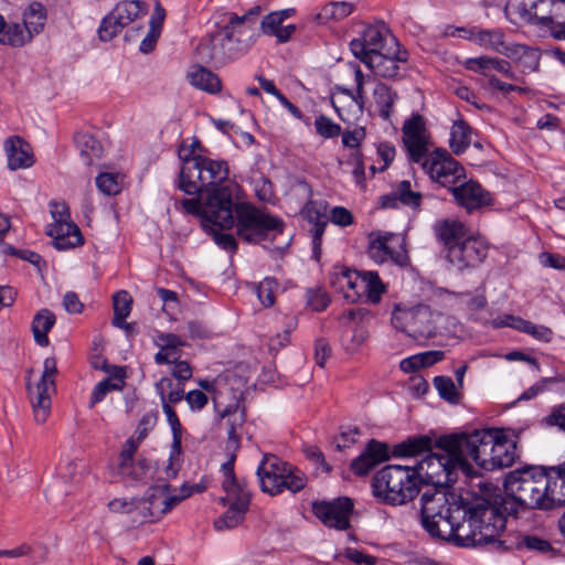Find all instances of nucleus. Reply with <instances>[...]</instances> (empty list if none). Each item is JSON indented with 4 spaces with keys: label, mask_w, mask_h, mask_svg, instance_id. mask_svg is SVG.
Returning <instances> with one entry per match:
<instances>
[{
    "label": "nucleus",
    "mask_w": 565,
    "mask_h": 565,
    "mask_svg": "<svg viewBox=\"0 0 565 565\" xmlns=\"http://www.w3.org/2000/svg\"><path fill=\"white\" fill-rule=\"evenodd\" d=\"M505 516L495 504L467 491L465 519L459 521L455 542L465 547L489 543L502 546L503 542L497 539L505 529Z\"/></svg>",
    "instance_id": "1"
},
{
    "label": "nucleus",
    "mask_w": 565,
    "mask_h": 565,
    "mask_svg": "<svg viewBox=\"0 0 565 565\" xmlns=\"http://www.w3.org/2000/svg\"><path fill=\"white\" fill-rule=\"evenodd\" d=\"M467 492L456 493L445 487L425 491L420 497V519L424 529L435 537L454 540L459 521L465 519Z\"/></svg>",
    "instance_id": "2"
},
{
    "label": "nucleus",
    "mask_w": 565,
    "mask_h": 565,
    "mask_svg": "<svg viewBox=\"0 0 565 565\" xmlns=\"http://www.w3.org/2000/svg\"><path fill=\"white\" fill-rule=\"evenodd\" d=\"M449 435H443L435 438L433 448L439 452H429L415 466H412L418 478L419 487L423 483H431L436 487H445L457 480L460 470L466 476H470L473 471L472 466L467 463L459 451L446 447L444 439Z\"/></svg>",
    "instance_id": "3"
},
{
    "label": "nucleus",
    "mask_w": 565,
    "mask_h": 565,
    "mask_svg": "<svg viewBox=\"0 0 565 565\" xmlns=\"http://www.w3.org/2000/svg\"><path fill=\"white\" fill-rule=\"evenodd\" d=\"M372 494L381 503L397 507L413 501L420 491L412 466L387 465L372 478Z\"/></svg>",
    "instance_id": "4"
},
{
    "label": "nucleus",
    "mask_w": 565,
    "mask_h": 565,
    "mask_svg": "<svg viewBox=\"0 0 565 565\" xmlns=\"http://www.w3.org/2000/svg\"><path fill=\"white\" fill-rule=\"evenodd\" d=\"M227 183L228 168L225 161H216L202 156L186 157L180 172L179 188L189 195L214 191Z\"/></svg>",
    "instance_id": "5"
},
{
    "label": "nucleus",
    "mask_w": 565,
    "mask_h": 565,
    "mask_svg": "<svg viewBox=\"0 0 565 565\" xmlns=\"http://www.w3.org/2000/svg\"><path fill=\"white\" fill-rule=\"evenodd\" d=\"M238 191L237 183H227L222 188L210 191L203 202L200 198H191L181 199L175 204H180L189 214L202 216L205 225L210 224L221 230H230L234 226L232 198L236 196Z\"/></svg>",
    "instance_id": "6"
},
{
    "label": "nucleus",
    "mask_w": 565,
    "mask_h": 565,
    "mask_svg": "<svg viewBox=\"0 0 565 565\" xmlns=\"http://www.w3.org/2000/svg\"><path fill=\"white\" fill-rule=\"evenodd\" d=\"M391 320L395 329L416 340L443 334L441 324L451 322L449 317L423 303L412 307L396 305Z\"/></svg>",
    "instance_id": "7"
},
{
    "label": "nucleus",
    "mask_w": 565,
    "mask_h": 565,
    "mask_svg": "<svg viewBox=\"0 0 565 565\" xmlns=\"http://www.w3.org/2000/svg\"><path fill=\"white\" fill-rule=\"evenodd\" d=\"M232 211L236 220L238 237L247 243L258 244L263 241H273L284 231V222L271 214L265 213L248 203H233Z\"/></svg>",
    "instance_id": "8"
},
{
    "label": "nucleus",
    "mask_w": 565,
    "mask_h": 565,
    "mask_svg": "<svg viewBox=\"0 0 565 565\" xmlns=\"http://www.w3.org/2000/svg\"><path fill=\"white\" fill-rule=\"evenodd\" d=\"M543 468L526 467L509 472L503 486L514 503L529 509L546 510Z\"/></svg>",
    "instance_id": "9"
},
{
    "label": "nucleus",
    "mask_w": 565,
    "mask_h": 565,
    "mask_svg": "<svg viewBox=\"0 0 565 565\" xmlns=\"http://www.w3.org/2000/svg\"><path fill=\"white\" fill-rule=\"evenodd\" d=\"M260 488L270 495L285 489L298 492L306 486L305 475L274 455H265L257 468Z\"/></svg>",
    "instance_id": "10"
},
{
    "label": "nucleus",
    "mask_w": 565,
    "mask_h": 565,
    "mask_svg": "<svg viewBox=\"0 0 565 565\" xmlns=\"http://www.w3.org/2000/svg\"><path fill=\"white\" fill-rule=\"evenodd\" d=\"M499 435L494 431L482 429L468 433L449 434V438L443 440L446 447L459 451L460 457L470 465V460L480 468L488 470L492 452Z\"/></svg>",
    "instance_id": "11"
},
{
    "label": "nucleus",
    "mask_w": 565,
    "mask_h": 565,
    "mask_svg": "<svg viewBox=\"0 0 565 565\" xmlns=\"http://www.w3.org/2000/svg\"><path fill=\"white\" fill-rule=\"evenodd\" d=\"M355 90L343 86H334L331 92V104L338 116L343 121L358 120L364 111L370 98L366 97L364 83L365 76L358 66L354 71Z\"/></svg>",
    "instance_id": "12"
},
{
    "label": "nucleus",
    "mask_w": 565,
    "mask_h": 565,
    "mask_svg": "<svg viewBox=\"0 0 565 565\" xmlns=\"http://www.w3.org/2000/svg\"><path fill=\"white\" fill-rule=\"evenodd\" d=\"M259 8H253L247 13L238 15L228 13L226 24L220 30L228 43L234 45L236 56L244 54L257 36V15Z\"/></svg>",
    "instance_id": "13"
},
{
    "label": "nucleus",
    "mask_w": 565,
    "mask_h": 565,
    "mask_svg": "<svg viewBox=\"0 0 565 565\" xmlns=\"http://www.w3.org/2000/svg\"><path fill=\"white\" fill-rule=\"evenodd\" d=\"M397 39L384 23L365 25L359 36L350 41V50L362 63L379 55L385 47L397 44Z\"/></svg>",
    "instance_id": "14"
},
{
    "label": "nucleus",
    "mask_w": 565,
    "mask_h": 565,
    "mask_svg": "<svg viewBox=\"0 0 565 565\" xmlns=\"http://www.w3.org/2000/svg\"><path fill=\"white\" fill-rule=\"evenodd\" d=\"M419 163L434 182L450 190L465 177V169L446 150L427 153Z\"/></svg>",
    "instance_id": "15"
},
{
    "label": "nucleus",
    "mask_w": 565,
    "mask_h": 565,
    "mask_svg": "<svg viewBox=\"0 0 565 565\" xmlns=\"http://www.w3.org/2000/svg\"><path fill=\"white\" fill-rule=\"evenodd\" d=\"M367 254L377 264L391 260L398 266H405L408 263L404 238L399 234L382 232L370 234Z\"/></svg>",
    "instance_id": "16"
},
{
    "label": "nucleus",
    "mask_w": 565,
    "mask_h": 565,
    "mask_svg": "<svg viewBox=\"0 0 565 565\" xmlns=\"http://www.w3.org/2000/svg\"><path fill=\"white\" fill-rule=\"evenodd\" d=\"M57 372L54 358H46L43 363L41 380L34 387L29 385V393L33 406L34 418L38 423H44L51 412V394L55 392L54 376Z\"/></svg>",
    "instance_id": "17"
},
{
    "label": "nucleus",
    "mask_w": 565,
    "mask_h": 565,
    "mask_svg": "<svg viewBox=\"0 0 565 565\" xmlns=\"http://www.w3.org/2000/svg\"><path fill=\"white\" fill-rule=\"evenodd\" d=\"M221 418V425L226 429L227 441L226 449L236 451L239 447L241 430L245 423V408L243 406L242 392L234 390L232 399L215 408Z\"/></svg>",
    "instance_id": "18"
},
{
    "label": "nucleus",
    "mask_w": 565,
    "mask_h": 565,
    "mask_svg": "<svg viewBox=\"0 0 565 565\" xmlns=\"http://www.w3.org/2000/svg\"><path fill=\"white\" fill-rule=\"evenodd\" d=\"M403 142L411 161L420 162L429 151V132L425 118L413 114L402 127Z\"/></svg>",
    "instance_id": "19"
},
{
    "label": "nucleus",
    "mask_w": 565,
    "mask_h": 565,
    "mask_svg": "<svg viewBox=\"0 0 565 565\" xmlns=\"http://www.w3.org/2000/svg\"><path fill=\"white\" fill-rule=\"evenodd\" d=\"M487 245L482 239L471 235L460 244L452 245L446 259L459 271L479 266L487 257Z\"/></svg>",
    "instance_id": "20"
},
{
    "label": "nucleus",
    "mask_w": 565,
    "mask_h": 565,
    "mask_svg": "<svg viewBox=\"0 0 565 565\" xmlns=\"http://www.w3.org/2000/svg\"><path fill=\"white\" fill-rule=\"evenodd\" d=\"M520 14L531 24H553L565 20V0H527L521 3Z\"/></svg>",
    "instance_id": "21"
},
{
    "label": "nucleus",
    "mask_w": 565,
    "mask_h": 565,
    "mask_svg": "<svg viewBox=\"0 0 565 565\" xmlns=\"http://www.w3.org/2000/svg\"><path fill=\"white\" fill-rule=\"evenodd\" d=\"M312 510L326 526L342 531L350 527L353 502L349 498H339L331 502H316Z\"/></svg>",
    "instance_id": "22"
},
{
    "label": "nucleus",
    "mask_w": 565,
    "mask_h": 565,
    "mask_svg": "<svg viewBox=\"0 0 565 565\" xmlns=\"http://www.w3.org/2000/svg\"><path fill=\"white\" fill-rule=\"evenodd\" d=\"M196 54L204 63L225 64L237 58L234 45L228 43L220 31L202 39L196 47Z\"/></svg>",
    "instance_id": "23"
},
{
    "label": "nucleus",
    "mask_w": 565,
    "mask_h": 565,
    "mask_svg": "<svg viewBox=\"0 0 565 565\" xmlns=\"http://www.w3.org/2000/svg\"><path fill=\"white\" fill-rule=\"evenodd\" d=\"M407 61V52L399 49V43L385 47L379 55L363 63L374 75L382 78H394L398 75L399 64Z\"/></svg>",
    "instance_id": "24"
},
{
    "label": "nucleus",
    "mask_w": 565,
    "mask_h": 565,
    "mask_svg": "<svg viewBox=\"0 0 565 565\" xmlns=\"http://www.w3.org/2000/svg\"><path fill=\"white\" fill-rule=\"evenodd\" d=\"M168 486L156 487L148 491L147 497L143 500V510L148 511L145 518L149 521H157L161 519L166 513L172 510L182 499L189 497L192 493L191 490L182 489L183 494L181 497L169 495L167 492Z\"/></svg>",
    "instance_id": "25"
},
{
    "label": "nucleus",
    "mask_w": 565,
    "mask_h": 565,
    "mask_svg": "<svg viewBox=\"0 0 565 565\" xmlns=\"http://www.w3.org/2000/svg\"><path fill=\"white\" fill-rule=\"evenodd\" d=\"M397 100L398 94L395 89L383 82L375 81L371 98L364 110L371 116H379L384 120H390Z\"/></svg>",
    "instance_id": "26"
},
{
    "label": "nucleus",
    "mask_w": 565,
    "mask_h": 565,
    "mask_svg": "<svg viewBox=\"0 0 565 565\" xmlns=\"http://www.w3.org/2000/svg\"><path fill=\"white\" fill-rule=\"evenodd\" d=\"M546 488V510L565 504V467L564 465L543 468Z\"/></svg>",
    "instance_id": "27"
},
{
    "label": "nucleus",
    "mask_w": 565,
    "mask_h": 565,
    "mask_svg": "<svg viewBox=\"0 0 565 565\" xmlns=\"http://www.w3.org/2000/svg\"><path fill=\"white\" fill-rule=\"evenodd\" d=\"M451 192L457 203L468 211L480 209L491 203V195L475 181L452 186Z\"/></svg>",
    "instance_id": "28"
},
{
    "label": "nucleus",
    "mask_w": 565,
    "mask_h": 565,
    "mask_svg": "<svg viewBox=\"0 0 565 565\" xmlns=\"http://www.w3.org/2000/svg\"><path fill=\"white\" fill-rule=\"evenodd\" d=\"M227 497L232 502L227 511L214 522V527L217 531L236 527L244 520L249 507L250 495L245 490H239Z\"/></svg>",
    "instance_id": "29"
},
{
    "label": "nucleus",
    "mask_w": 565,
    "mask_h": 565,
    "mask_svg": "<svg viewBox=\"0 0 565 565\" xmlns=\"http://www.w3.org/2000/svg\"><path fill=\"white\" fill-rule=\"evenodd\" d=\"M4 151L8 160V168L11 171L28 169L34 163V156L31 146L21 137L13 136L4 141Z\"/></svg>",
    "instance_id": "30"
},
{
    "label": "nucleus",
    "mask_w": 565,
    "mask_h": 565,
    "mask_svg": "<svg viewBox=\"0 0 565 565\" xmlns=\"http://www.w3.org/2000/svg\"><path fill=\"white\" fill-rule=\"evenodd\" d=\"M46 234L53 238L55 248L61 250L74 248L83 244L81 231L71 220L47 225Z\"/></svg>",
    "instance_id": "31"
},
{
    "label": "nucleus",
    "mask_w": 565,
    "mask_h": 565,
    "mask_svg": "<svg viewBox=\"0 0 565 565\" xmlns=\"http://www.w3.org/2000/svg\"><path fill=\"white\" fill-rule=\"evenodd\" d=\"M96 369H102L110 375L96 384L90 396V406L102 402L105 396L113 391H121L125 386L126 372L124 367L111 366L109 367L106 362L102 365L94 364Z\"/></svg>",
    "instance_id": "32"
},
{
    "label": "nucleus",
    "mask_w": 565,
    "mask_h": 565,
    "mask_svg": "<svg viewBox=\"0 0 565 565\" xmlns=\"http://www.w3.org/2000/svg\"><path fill=\"white\" fill-rule=\"evenodd\" d=\"M437 238L443 243L446 254L452 245L460 244L465 238L470 237L466 225L454 218L438 221L434 226Z\"/></svg>",
    "instance_id": "33"
},
{
    "label": "nucleus",
    "mask_w": 565,
    "mask_h": 565,
    "mask_svg": "<svg viewBox=\"0 0 565 565\" xmlns=\"http://www.w3.org/2000/svg\"><path fill=\"white\" fill-rule=\"evenodd\" d=\"M398 202L411 207H418L422 202V194L413 191L411 182L404 180L396 185L391 194L381 198L382 206L386 209L396 207Z\"/></svg>",
    "instance_id": "34"
},
{
    "label": "nucleus",
    "mask_w": 565,
    "mask_h": 565,
    "mask_svg": "<svg viewBox=\"0 0 565 565\" xmlns=\"http://www.w3.org/2000/svg\"><path fill=\"white\" fill-rule=\"evenodd\" d=\"M504 55L518 63L524 74L539 68L541 54L537 49L523 44H510Z\"/></svg>",
    "instance_id": "35"
},
{
    "label": "nucleus",
    "mask_w": 565,
    "mask_h": 565,
    "mask_svg": "<svg viewBox=\"0 0 565 565\" xmlns=\"http://www.w3.org/2000/svg\"><path fill=\"white\" fill-rule=\"evenodd\" d=\"M171 385H172V381L169 377H162L159 382L156 383V390L161 398L162 409H163V413L167 416V420L171 427L172 437H173L172 441H174V448L177 449L179 447V444H181L182 426L178 418L177 413L167 403V399H166V392L168 388H171Z\"/></svg>",
    "instance_id": "36"
},
{
    "label": "nucleus",
    "mask_w": 565,
    "mask_h": 565,
    "mask_svg": "<svg viewBox=\"0 0 565 565\" xmlns=\"http://www.w3.org/2000/svg\"><path fill=\"white\" fill-rule=\"evenodd\" d=\"M33 39L31 32H29L24 25L18 22H6L1 23L0 26V43L3 45H10L14 47L23 46L31 42Z\"/></svg>",
    "instance_id": "37"
},
{
    "label": "nucleus",
    "mask_w": 565,
    "mask_h": 565,
    "mask_svg": "<svg viewBox=\"0 0 565 565\" xmlns=\"http://www.w3.org/2000/svg\"><path fill=\"white\" fill-rule=\"evenodd\" d=\"M188 78L191 85L207 93H218L222 87L217 75L200 65L191 67L188 73Z\"/></svg>",
    "instance_id": "38"
},
{
    "label": "nucleus",
    "mask_w": 565,
    "mask_h": 565,
    "mask_svg": "<svg viewBox=\"0 0 565 565\" xmlns=\"http://www.w3.org/2000/svg\"><path fill=\"white\" fill-rule=\"evenodd\" d=\"M470 40L477 44L493 50L500 54H505L510 44H505L503 41V34L500 31L471 29Z\"/></svg>",
    "instance_id": "39"
},
{
    "label": "nucleus",
    "mask_w": 565,
    "mask_h": 565,
    "mask_svg": "<svg viewBox=\"0 0 565 565\" xmlns=\"http://www.w3.org/2000/svg\"><path fill=\"white\" fill-rule=\"evenodd\" d=\"M435 439L429 436H418L408 438L393 448V456L395 457H413L422 454L425 450H433Z\"/></svg>",
    "instance_id": "40"
},
{
    "label": "nucleus",
    "mask_w": 565,
    "mask_h": 565,
    "mask_svg": "<svg viewBox=\"0 0 565 565\" xmlns=\"http://www.w3.org/2000/svg\"><path fill=\"white\" fill-rule=\"evenodd\" d=\"M147 6L139 0L121 1L110 11L120 22V25L127 26L139 17L146 14Z\"/></svg>",
    "instance_id": "41"
},
{
    "label": "nucleus",
    "mask_w": 565,
    "mask_h": 565,
    "mask_svg": "<svg viewBox=\"0 0 565 565\" xmlns=\"http://www.w3.org/2000/svg\"><path fill=\"white\" fill-rule=\"evenodd\" d=\"M75 142L84 164L90 166L95 159H99L103 152L100 142L88 132H78Z\"/></svg>",
    "instance_id": "42"
},
{
    "label": "nucleus",
    "mask_w": 565,
    "mask_h": 565,
    "mask_svg": "<svg viewBox=\"0 0 565 565\" xmlns=\"http://www.w3.org/2000/svg\"><path fill=\"white\" fill-rule=\"evenodd\" d=\"M55 323V316L49 309H41L33 318L32 332L35 342L41 347L49 345L47 332Z\"/></svg>",
    "instance_id": "43"
},
{
    "label": "nucleus",
    "mask_w": 565,
    "mask_h": 565,
    "mask_svg": "<svg viewBox=\"0 0 565 565\" xmlns=\"http://www.w3.org/2000/svg\"><path fill=\"white\" fill-rule=\"evenodd\" d=\"M360 278V282L366 294L367 299L372 303H377L383 294L386 292V286L381 280L379 274L373 270H363L355 273Z\"/></svg>",
    "instance_id": "44"
},
{
    "label": "nucleus",
    "mask_w": 565,
    "mask_h": 565,
    "mask_svg": "<svg viewBox=\"0 0 565 565\" xmlns=\"http://www.w3.org/2000/svg\"><path fill=\"white\" fill-rule=\"evenodd\" d=\"M354 11V4L347 1H337L331 2L321 8L319 13L317 14V20L320 23H328V22H338L350 14H352Z\"/></svg>",
    "instance_id": "45"
},
{
    "label": "nucleus",
    "mask_w": 565,
    "mask_h": 565,
    "mask_svg": "<svg viewBox=\"0 0 565 565\" xmlns=\"http://www.w3.org/2000/svg\"><path fill=\"white\" fill-rule=\"evenodd\" d=\"M491 457L488 470L510 467L515 459L514 446L499 436Z\"/></svg>",
    "instance_id": "46"
},
{
    "label": "nucleus",
    "mask_w": 565,
    "mask_h": 565,
    "mask_svg": "<svg viewBox=\"0 0 565 565\" xmlns=\"http://www.w3.org/2000/svg\"><path fill=\"white\" fill-rule=\"evenodd\" d=\"M114 318L113 324L118 328H130L131 323L126 322V318L130 315L132 298L126 290L117 291L113 296Z\"/></svg>",
    "instance_id": "47"
},
{
    "label": "nucleus",
    "mask_w": 565,
    "mask_h": 565,
    "mask_svg": "<svg viewBox=\"0 0 565 565\" xmlns=\"http://www.w3.org/2000/svg\"><path fill=\"white\" fill-rule=\"evenodd\" d=\"M471 142V130L469 125L463 120L454 122L450 130L449 146L455 154H461L466 151Z\"/></svg>",
    "instance_id": "48"
},
{
    "label": "nucleus",
    "mask_w": 565,
    "mask_h": 565,
    "mask_svg": "<svg viewBox=\"0 0 565 565\" xmlns=\"http://www.w3.org/2000/svg\"><path fill=\"white\" fill-rule=\"evenodd\" d=\"M46 22L45 8L39 3H31L23 12V25L32 36L42 32Z\"/></svg>",
    "instance_id": "49"
},
{
    "label": "nucleus",
    "mask_w": 565,
    "mask_h": 565,
    "mask_svg": "<svg viewBox=\"0 0 565 565\" xmlns=\"http://www.w3.org/2000/svg\"><path fill=\"white\" fill-rule=\"evenodd\" d=\"M18 557H25L30 565H40L49 558V547L46 544L34 541L24 542L17 546Z\"/></svg>",
    "instance_id": "50"
},
{
    "label": "nucleus",
    "mask_w": 565,
    "mask_h": 565,
    "mask_svg": "<svg viewBox=\"0 0 565 565\" xmlns=\"http://www.w3.org/2000/svg\"><path fill=\"white\" fill-rule=\"evenodd\" d=\"M139 444L135 440L134 437H130L124 444V447L119 454L118 469L122 476H135L132 471L134 465V455L138 448Z\"/></svg>",
    "instance_id": "51"
},
{
    "label": "nucleus",
    "mask_w": 565,
    "mask_h": 565,
    "mask_svg": "<svg viewBox=\"0 0 565 565\" xmlns=\"http://www.w3.org/2000/svg\"><path fill=\"white\" fill-rule=\"evenodd\" d=\"M278 287L277 280L270 277H266L256 286V295L265 308H270L275 305Z\"/></svg>",
    "instance_id": "52"
},
{
    "label": "nucleus",
    "mask_w": 565,
    "mask_h": 565,
    "mask_svg": "<svg viewBox=\"0 0 565 565\" xmlns=\"http://www.w3.org/2000/svg\"><path fill=\"white\" fill-rule=\"evenodd\" d=\"M199 385L203 390L212 393V401H213L215 408H220L224 404V399H225V396L227 395V393L230 391L233 393V391H234L233 388L228 387V385L221 380H217V381L202 380V381H200Z\"/></svg>",
    "instance_id": "53"
},
{
    "label": "nucleus",
    "mask_w": 565,
    "mask_h": 565,
    "mask_svg": "<svg viewBox=\"0 0 565 565\" xmlns=\"http://www.w3.org/2000/svg\"><path fill=\"white\" fill-rule=\"evenodd\" d=\"M434 385L438 391L441 398L445 401L457 404L460 399V394L449 376H436L434 379Z\"/></svg>",
    "instance_id": "54"
},
{
    "label": "nucleus",
    "mask_w": 565,
    "mask_h": 565,
    "mask_svg": "<svg viewBox=\"0 0 565 565\" xmlns=\"http://www.w3.org/2000/svg\"><path fill=\"white\" fill-rule=\"evenodd\" d=\"M96 186L105 195H117L121 191V179L119 174L109 172L96 177Z\"/></svg>",
    "instance_id": "55"
},
{
    "label": "nucleus",
    "mask_w": 565,
    "mask_h": 565,
    "mask_svg": "<svg viewBox=\"0 0 565 565\" xmlns=\"http://www.w3.org/2000/svg\"><path fill=\"white\" fill-rule=\"evenodd\" d=\"M303 216L310 223H320V222H329V216L327 214V204L322 201H310L308 202L303 210Z\"/></svg>",
    "instance_id": "56"
},
{
    "label": "nucleus",
    "mask_w": 565,
    "mask_h": 565,
    "mask_svg": "<svg viewBox=\"0 0 565 565\" xmlns=\"http://www.w3.org/2000/svg\"><path fill=\"white\" fill-rule=\"evenodd\" d=\"M234 461L235 451H231L230 459L222 466V471L225 477V480L223 481V489L226 491L227 495H233L239 490H243L234 476Z\"/></svg>",
    "instance_id": "57"
},
{
    "label": "nucleus",
    "mask_w": 565,
    "mask_h": 565,
    "mask_svg": "<svg viewBox=\"0 0 565 565\" xmlns=\"http://www.w3.org/2000/svg\"><path fill=\"white\" fill-rule=\"evenodd\" d=\"M124 25H120V22L117 21L116 17L109 12L102 21L98 34L102 41H110L118 33L121 32Z\"/></svg>",
    "instance_id": "58"
},
{
    "label": "nucleus",
    "mask_w": 565,
    "mask_h": 565,
    "mask_svg": "<svg viewBox=\"0 0 565 565\" xmlns=\"http://www.w3.org/2000/svg\"><path fill=\"white\" fill-rule=\"evenodd\" d=\"M516 322L519 323L516 330L527 333L537 340L550 341L552 338V330L547 327L537 326L527 320Z\"/></svg>",
    "instance_id": "59"
},
{
    "label": "nucleus",
    "mask_w": 565,
    "mask_h": 565,
    "mask_svg": "<svg viewBox=\"0 0 565 565\" xmlns=\"http://www.w3.org/2000/svg\"><path fill=\"white\" fill-rule=\"evenodd\" d=\"M315 128L317 134L323 138H333L341 134L340 125L333 122L330 118L323 115L316 118Z\"/></svg>",
    "instance_id": "60"
},
{
    "label": "nucleus",
    "mask_w": 565,
    "mask_h": 565,
    "mask_svg": "<svg viewBox=\"0 0 565 565\" xmlns=\"http://www.w3.org/2000/svg\"><path fill=\"white\" fill-rule=\"evenodd\" d=\"M153 342L159 349L180 350L185 345V341L179 335L164 332L157 333L153 338Z\"/></svg>",
    "instance_id": "61"
},
{
    "label": "nucleus",
    "mask_w": 565,
    "mask_h": 565,
    "mask_svg": "<svg viewBox=\"0 0 565 565\" xmlns=\"http://www.w3.org/2000/svg\"><path fill=\"white\" fill-rule=\"evenodd\" d=\"M158 422V412L151 411L146 413L137 427L136 434L137 439H135L138 444H140L147 436L148 431L152 430Z\"/></svg>",
    "instance_id": "62"
},
{
    "label": "nucleus",
    "mask_w": 565,
    "mask_h": 565,
    "mask_svg": "<svg viewBox=\"0 0 565 565\" xmlns=\"http://www.w3.org/2000/svg\"><path fill=\"white\" fill-rule=\"evenodd\" d=\"M558 377H543L531 387L525 390L520 396L519 401H530L536 397L539 394L543 393L548 388L551 384L558 382Z\"/></svg>",
    "instance_id": "63"
},
{
    "label": "nucleus",
    "mask_w": 565,
    "mask_h": 565,
    "mask_svg": "<svg viewBox=\"0 0 565 565\" xmlns=\"http://www.w3.org/2000/svg\"><path fill=\"white\" fill-rule=\"evenodd\" d=\"M376 466V460H373L370 455L362 452L351 463V469L355 475L365 476Z\"/></svg>",
    "instance_id": "64"
}]
</instances>
